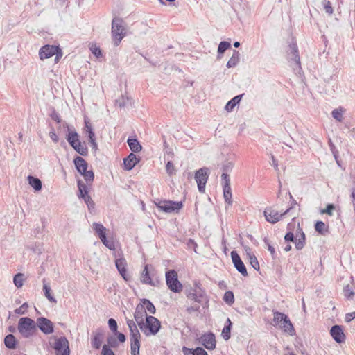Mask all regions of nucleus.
<instances>
[{
  "label": "nucleus",
  "instance_id": "1",
  "mask_svg": "<svg viewBox=\"0 0 355 355\" xmlns=\"http://www.w3.org/2000/svg\"><path fill=\"white\" fill-rule=\"evenodd\" d=\"M139 327L146 336H155L161 329V322L157 318L149 315L146 316L145 321Z\"/></svg>",
  "mask_w": 355,
  "mask_h": 355
},
{
  "label": "nucleus",
  "instance_id": "2",
  "mask_svg": "<svg viewBox=\"0 0 355 355\" xmlns=\"http://www.w3.org/2000/svg\"><path fill=\"white\" fill-rule=\"evenodd\" d=\"M187 297L199 304H207L209 302V297L199 282H194L193 287L189 290Z\"/></svg>",
  "mask_w": 355,
  "mask_h": 355
},
{
  "label": "nucleus",
  "instance_id": "3",
  "mask_svg": "<svg viewBox=\"0 0 355 355\" xmlns=\"http://www.w3.org/2000/svg\"><path fill=\"white\" fill-rule=\"evenodd\" d=\"M18 331L24 338H29L37 332L36 324L30 318H21L19 320Z\"/></svg>",
  "mask_w": 355,
  "mask_h": 355
},
{
  "label": "nucleus",
  "instance_id": "4",
  "mask_svg": "<svg viewBox=\"0 0 355 355\" xmlns=\"http://www.w3.org/2000/svg\"><path fill=\"white\" fill-rule=\"evenodd\" d=\"M124 21L120 18H114L112 22V35L114 40V45L118 46L122 39L125 36Z\"/></svg>",
  "mask_w": 355,
  "mask_h": 355
},
{
  "label": "nucleus",
  "instance_id": "5",
  "mask_svg": "<svg viewBox=\"0 0 355 355\" xmlns=\"http://www.w3.org/2000/svg\"><path fill=\"white\" fill-rule=\"evenodd\" d=\"M53 343L52 348L55 350V355H70L69 343L65 336H53Z\"/></svg>",
  "mask_w": 355,
  "mask_h": 355
},
{
  "label": "nucleus",
  "instance_id": "6",
  "mask_svg": "<svg viewBox=\"0 0 355 355\" xmlns=\"http://www.w3.org/2000/svg\"><path fill=\"white\" fill-rule=\"evenodd\" d=\"M39 55L41 60L47 59L55 55V62H58L62 57V50L56 46L45 45L40 49Z\"/></svg>",
  "mask_w": 355,
  "mask_h": 355
},
{
  "label": "nucleus",
  "instance_id": "7",
  "mask_svg": "<svg viewBox=\"0 0 355 355\" xmlns=\"http://www.w3.org/2000/svg\"><path fill=\"white\" fill-rule=\"evenodd\" d=\"M166 282L169 289L174 293H180L182 290V285L178 280V273L174 270L166 272Z\"/></svg>",
  "mask_w": 355,
  "mask_h": 355
},
{
  "label": "nucleus",
  "instance_id": "8",
  "mask_svg": "<svg viewBox=\"0 0 355 355\" xmlns=\"http://www.w3.org/2000/svg\"><path fill=\"white\" fill-rule=\"evenodd\" d=\"M156 206L166 213L178 212L182 207V202L172 200H157L155 202Z\"/></svg>",
  "mask_w": 355,
  "mask_h": 355
},
{
  "label": "nucleus",
  "instance_id": "9",
  "mask_svg": "<svg viewBox=\"0 0 355 355\" xmlns=\"http://www.w3.org/2000/svg\"><path fill=\"white\" fill-rule=\"evenodd\" d=\"M140 280L141 283L144 284L150 285L153 286H158L159 284V280L155 277L154 270L152 271L149 270V266L146 265L141 272Z\"/></svg>",
  "mask_w": 355,
  "mask_h": 355
},
{
  "label": "nucleus",
  "instance_id": "10",
  "mask_svg": "<svg viewBox=\"0 0 355 355\" xmlns=\"http://www.w3.org/2000/svg\"><path fill=\"white\" fill-rule=\"evenodd\" d=\"M209 169L206 167L200 168L195 173V180L198 184V189L200 193H205V185L209 178Z\"/></svg>",
  "mask_w": 355,
  "mask_h": 355
},
{
  "label": "nucleus",
  "instance_id": "11",
  "mask_svg": "<svg viewBox=\"0 0 355 355\" xmlns=\"http://www.w3.org/2000/svg\"><path fill=\"white\" fill-rule=\"evenodd\" d=\"M78 187L79 191L78 197L84 199L89 210L91 211L94 209L95 204L92 198L88 195V189L87 185L82 180H78Z\"/></svg>",
  "mask_w": 355,
  "mask_h": 355
},
{
  "label": "nucleus",
  "instance_id": "12",
  "mask_svg": "<svg viewBox=\"0 0 355 355\" xmlns=\"http://www.w3.org/2000/svg\"><path fill=\"white\" fill-rule=\"evenodd\" d=\"M289 211L290 209H287L284 213L279 214L277 210L269 207L265 209L263 215L267 222L275 224L279 222L284 215L289 212Z\"/></svg>",
  "mask_w": 355,
  "mask_h": 355
},
{
  "label": "nucleus",
  "instance_id": "13",
  "mask_svg": "<svg viewBox=\"0 0 355 355\" xmlns=\"http://www.w3.org/2000/svg\"><path fill=\"white\" fill-rule=\"evenodd\" d=\"M114 256L116 258L115 266H116V268H117L118 272H119V274L121 275V277L123 278V279L125 282L130 281L131 279V277L128 273V271L126 269L127 265H128L126 259L123 257L117 258L116 252H114Z\"/></svg>",
  "mask_w": 355,
  "mask_h": 355
},
{
  "label": "nucleus",
  "instance_id": "14",
  "mask_svg": "<svg viewBox=\"0 0 355 355\" xmlns=\"http://www.w3.org/2000/svg\"><path fill=\"white\" fill-rule=\"evenodd\" d=\"M35 324L36 327H38L44 334H50L54 331L53 322L46 318H38Z\"/></svg>",
  "mask_w": 355,
  "mask_h": 355
},
{
  "label": "nucleus",
  "instance_id": "15",
  "mask_svg": "<svg viewBox=\"0 0 355 355\" xmlns=\"http://www.w3.org/2000/svg\"><path fill=\"white\" fill-rule=\"evenodd\" d=\"M199 341L208 350H213L216 347V338L212 332L202 334Z\"/></svg>",
  "mask_w": 355,
  "mask_h": 355
},
{
  "label": "nucleus",
  "instance_id": "16",
  "mask_svg": "<svg viewBox=\"0 0 355 355\" xmlns=\"http://www.w3.org/2000/svg\"><path fill=\"white\" fill-rule=\"evenodd\" d=\"M231 257L236 269L244 277L248 276L246 268L236 251L231 252Z\"/></svg>",
  "mask_w": 355,
  "mask_h": 355
},
{
  "label": "nucleus",
  "instance_id": "17",
  "mask_svg": "<svg viewBox=\"0 0 355 355\" xmlns=\"http://www.w3.org/2000/svg\"><path fill=\"white\" fill-rule=\"evenodd\" d=\"M330 334L334 340L338 343H342L345 340V335L343 329L340 325H334L331 328Z\"/></svg>",
  "mask_w": 355,
  "mask_h": 355
},
{
  "label": "nucleus",
  "instance_id": "18",
  "mask_svg": "<svg viewBox=\"0 0 355 355\" xmlns=\"http://www.w3.org/2000/svg\"><path fill=\"white\" fill-rule=\"evenodd\" d=\"M289 55L292 57H291V60H293L295 62V64L297 67L300 69V55L298 53V48L297 45L295 42H292L289 44Z\"/></svg>",
  "mask_w": 355,
  "mask_h": 355
},
{
  "label": "nucleus",
  "instance_id": "19",
  "mask_svg": "<svg viewBox=\"0 0 355 355\" xmlns=\"http://www.w3.org/2000/svg\"><path fill=\"white\" fill-rule=\"evenodd\" d=\"M147 313L146 311L144 309V305H140L139 304L137 305L135 308V311L134 313V318L136 322L138 324V327L144 322V317L146 318Z\"/></svg>",
  "mask_w": 355,
  "mask_h": 355
},
{
  "label": "nucleus",
  "instance_id": "20",
  "mask_svg": "<svg viewBox=\"0 0 355 355\" xmlns=\"http://www.w3.org/2000/svg\"><path fill=\"white\" fill-rule=\"evenodd\" d=\"M139 159L137 156L131 153L127 157L123 159L124 168L130 171L139 162Z\"/></svg>",
  "mask_w": 355,
  "mask_h": 355
},
{
  "label": "nucleus",
  "instance_id": "21",
  "mask_svg": "<svg viewBox=\"0 0 355 355\" xmlns=\"http://www.w3.org/2000/svg\"><path fill=\"white\" fill-rule=\"evenodd\" d=\"M77 171L83 175L87 170V163L81 157H76L73 160Z\"/></svg>",
  "mask_w": 355,
  "mask_h": 355
},
{
  "label": "nucleus",
  "instance_id": "22",
  "mask_svg": "<svg viewBox=\"0 0 355 355\" xmlns=\"http://www.w3.org/2000/svg\"><path fill=\"white\" fill-rule=\"evenodd\" d=\"M141 337H132L130 338V351L131 355H139Z\"/></svg>",
  "mask_w": 355,
  "mask_h": 355
},
{
  "label": "nucleus",
  "instance_id": "23",
  "mask_svg": "<svg viewBox=\"0 0 355 355\" xmlns=\"http://www.w3.org/2000/svg\"><path fill=\"white\" fill-rule=\"evenodd\" d=\"M281 329L286 333H288L290 335L293 336L295 334V329L289 320L288 317L286 315V320H284L281 324H280Z\"/></svg>",
  "mask_w": 355,
  "mask_h": 355
},
{
  "label": "nucleus",
  "instance_id": "24",
  "mask_svg": "<svg viewBox=\"0 0 355 355\" xmlns=\"http://www.w3.org/2000/svg\"><path fill=\"white\" fill-rule=\"evenodd\" d=\"M103 334L101 331H97L94 333V336L92 338L91 344L92 346L96 349H98L102 343Z\"/></svg>",
  "mask_w": 355,
  "mask_h": 355
},
{
  "label": "nucleus",
  "instance_id": "25",
  "mask_svg": "<svg viewBox=\"0 0 355 355\" xmlns=\"http://www.w3.org/2000/svg\"><path fill=\"white\" fill-rule=\"evenodd\" d=\"M127 325L130 332V338L132 337H141L140 332L135 324V322L130 319L126 320Z\"/></svg>",
  "mask_w": 355,
  "mask_h": 355
},
{
  "label": "nucleus",
  "instance_id": "26",
  "mask_svg": "<svg viewBox=\"0 0 355 355\" xmlns=\"http://www.w3.org/2000/svg\"><path fill=\"white\" fill-rule=\"evenodd\" d=\"M133 103V101L130 97L125 95H122L116 101V104L119 107H124L127 106H131Z\"/></svg>",
  "mask_w": 355,
  "mask_h": 355
},
{
  "label": "nucleus",
  "instance_id": "27",
  "mask_svg": "<svg viewBox=\"0 0 355 355\" xmlns=\"http://www.w3.org/2000/svg\"><path fill=\"white\" fill-rule=\"evenodd\" d=\"M92 227L100 239H104L106 236V228L101 223H94Z\"/></svg>",
  "mask_w": 355,
  "mask_h": 355
},
{
  "label": "nucleus",
  "instance_id": "28",
  "mask_svg": "<svg viewBox=\"0 0 355 355\" xmlns=\"http://www.w3.org/2000/svg\"><path fill=\"white\" fill-rule=\"evenodd\" d=\"M130 150L133 153H139L141 150L142 147L137 139L129 138L127 141Z\"/></svg>",
  "mask_w": 355,
  "mask_h": 355
},
{
  "label": "nucleus",
  "instance_id": "29",
  "mask_svg": "<svg viewBox=\"0 0 355 355\" xmlns=\"http://www.w3.org/2000/svg\"><path fill=\"white\" fill-rule=\"evenodd\" d=\"M239 52L236 50H234L232 57L230 58L227 63V67L232 68L236 67L239 62Z\"/></svg>",
  "mask_w": 355,
  "mask_h": 355
},
{
  "label": "nucleus",
  "instance_id": "30",
  "mask_svg": "<svg viewBox=\"0 0 355 355\" xmlns=\"http://www.w3.org/2000/svg\"><path fill=\"white\" fill-rule=\"evenodd\" d=\"M243 94L237 95L232 98L225 105V110L227 112H231L233 110L234 107L241 101L242 96Z\"/></svg>",
  "mask_w": 355,
  "mask_h": 355
},
{
  "label": "nucleus",
  "instance_id": "31",
  "mask_svg": "<svg viewBox=\"0 0 355 355\" xmlns=\"http://www.w3.org/2000/svg\"><path fill=\"white\" fill-rule=\"evenodd\" d=\"M140 305H144V309L148 311L150 313L154 314L156 312V309L154 304L147 299L141 300Z\"/></svg>",
  "mask_w": 355,
  "mask_h": 355
},
{
  "label": "nucleus",
  "instance_id": "32",
  "mask_svg": "<svg viewBox=\"0 0 355 355\" xmlns=\"http://www.w3.org/2000/svg\"><path fill=\"white\" fill-rule=\"evenodd\" d=\"M28 184L35 190L40 191L42 189V182L39 178L31 175L28 176Z\"/></svg>",
  "mask_w": 355,
  "mask_h": 355
},
{
  "label": "nucleus",
  "instance_id": "33",
  "mask_svg": "<svg viewBox=\"0 0 355 355\" xmlns=\"http://www.w3.org/2000/svg\"><path fill=\"white\" fill-rule=\"evenodd\" d=\"M71 146L80 155H83V156L87 155V153H88L87 148L86 147L85 145H83L81 144V142L80 141V140L76 141L73 146Z\"/></svg>",
  "mask_w": 355,
  "mask_h": 355
},
{
  "label": "nucleus",
  "instance_id": "34",
  "mask_svg": "<svg viewBox=\"0 0 355 355\" xmlns=\"http://www.w3.org/2000/svg\"><path fill=\"white\" fill-rule=\"evenodd\" d=\"M300 235L297 238L295 239L294 242L295 248L297 250H300L304 247L306 240L305 234L302 231V230H300Z\"/></svg>",
  "mask_w": 355,
  "mask_h": 355
},
{
  "label": "nucleus",
  "instance_id": "35",
  "mask_svg": "<svg viewBox=\"0 0 355 355\" xmlns=\"http://www.w3.org/2000/svg\"><path fill=\"white\" fill-rule=\"evenodd\" d=\"M4 343L8 349H15L16 347V338L12 334H8L4 338Z\"/></svg>",
  "mask_w": 355,
  "mask_h": 355
},
{
  "label": "nucleus",
  "instance_id": "36",
  "mask_svg": "<svg viewBox=\"0 0 355 355\" xmlns=\"http://www.w3.org/2000/svg\"><path fill=\"white\" fill-rule=\"evenodd\" d=\"M273 325H280V324L286 318V315L278 311H273Z\"/></svg>",
  "mask_w": 355,
  "mask_h": 355
},
{
  "label": "nucleus",
  "instance_id": "37",
  "mask_svg": "<svg viewBox=\"0 0 355 355\" xmlns=\"http://www.w3.org/2000/svg\"><path fill=\"white\" fill-rule=\"evenodd\" d=\"M43 291H44V293L45 297L51 302H53V303H56L57 302V300H55V298L51 295V288H50V286L47 284L44 283Z\"/></svg>",
  "mask_w": 355,
  "mask_h": 355
},
{
  "label": "nucleus",
  "instance_id": "38",
  "mask_svg": "<svg viewBox=\"0 0 355 355\" xmlns=\"http://www.w3.org/2000/svg\"><path fill=\"white\" fill-rule=\"evenodd\" d=\"M24 275L22 273H17V275H15L13 278V282L17 288H19L23 286L24 282Z\"/></svg>",
  "mask_w": 355,
  "mask_h": 355
},
{
  "label": "nucleus",
  "instance_id": "39",
  "mask_svg": "<svg viewBox=\"0 0 355 355\" xmlns=\"http://www.w3.org/2000/svg\"><path fill=\"white\" fill-rule=\"evenodd\" d=\"M315 229L321 234H324L328 232V227L322 221H318L315 225Z\"/></svg>",
  "mask_w": 355,
  "mask_h": 355
},
{
  "label": "nucleus",
  "instance_id": "40",
  "mask_svg": "<svg viewBox=\"0 0 355 355\" xmlns=\"http://www.w3.org/2000/svg\"><path fill=\"white\" fill-rule=\"evenodd\" d=\"M344 109L342 108V107H339V108H337V109H334L332 112H331V114H332V116L338 121H342L343 119V112H344Z\"/></svg>",
  "mask_w": 355,
  "mask_h": 355
},
{
  "label": "nucleus",
  "instance_id": "41",
  "mask_svg": "<svg viewBox=\"0 0 355 355\" xmlns=\"http://www.w3.org/2000/svg\"><path fill=\"white\" fill-rule=\"evenodd\" d=\"M67 140L71 146H73L76 141H78V134L75 131H69L67 136Z\"/></svg>",
  "mask_w": 355,
  "mask_h": 355
},
{
  "label": "nucleus",
  "instance_id": "42",
  "mask_svg": "<svg viewBox=\"0 0 355 355\" xmlns=\"http://www.w3.org/2000/svg\"><path fill=\"white\" fill-rule=\"evenodd\" d=\"M223 300L228 304L231 305L234 302V296L232 291H226L223 296Z\"/></svg>",
  "mask_w": 355,
  "mask_h": 355
},
{
  "label": "nucleus",
  "instance_id": "43",
  "mask_svg": "<svg viewBox=\"0 0 355 355\" xmlns=\"http://www.w3.org/2000/svg\"><path fill=\"white\" fill-rule=\"evenodd\" d=\"M230 43L226 41L221 42L218 47V53L223 54L227 49L230 48Z\"/></svg>",
  "mask_w": 355,
  "mask_h": 355
},
{
  "label": "nucleus",
  "instance_id": "44",
  "mask_svg": "<svg viewBox=\"0 0 355 355\" xmlns=\"http://www.w3.org/2000/svg\"><path fill=\"white\" fill-rule=\"evenodd\" d=\"M322 4L323 6V8H324L325 12L328 15H332L333 14L334 8H332L331 3V2L329 1H328V0H323L322 2Z\"/></svg>",
  "mask_w": 355,
  "mask_h": 355
},
{
  "label": "nucleus",
  "instance_id": "45",
  "mask_svg": "<svg viewBox=\"0 0 355 355\" xmlns=\"http://www.w3.org/2000/svg\"><path fill=\"white\" fill-rule=\"evenodd\" d=\"M101 241L103 243V245H105L110 250H115V245L114 241L112 240H108L106 236H104V239H101Z\"/></svg>",
  "mask_w": 355,
  "mask_h": 355
},
{
  "label": "nucleus",
  "instance_id": "46",
  "mask_svg": "<svg viewBox=\"0 0 355 355\" xmlns=\"http://www.w3.org/2000/svg\"><path fill=\"white\" fill-rule=\"evenodd\" d=\"M85 128L87 132L88 133L89 139H92V137H95V133L93 131L92 127L89 121L85 120Z\"/></svg>",
  "mask_w": 355,
  "mask_h": 355
},
{
  "label": "nucleus",
  "instance_id": "47",
  "mask_svg": "<svg viewBox=\"0 0 355 355\" xmlns=\"http://www.w3.org/2000/svg\"><path fill=\"white\" fill-rule=\"evenodd\" d=\"M248 259H249L250 263L252 266V267L254 270H259V261H258L257 257H255V255H250V257L248 258Z\"/></svg>",
  "mask_w": 355,
  "mask_h": 355
},
{
  "label": "nucleus",
  "instance_id": "48",
  "mask_svg": "<svg viewBox=\"0 0 355 355\" xmlns=\"http://www.w3.org/2000/svg\"><path fill=\"white\" fill-rule=\"evenodd\" d=\"M82 175L84 177L85 181L87 182H93L94 178V172L92 170H87L85 173H84Z\"/></svg>",
  "mask_w": 355,
  "mask_h": 355
},
{
  "label": "nucleus",
  "instance_id": "49",
  "mask_svg": "<svg viewBox=\"0 0 355 355\" xmlns=\"http://www.w3.org/2000/svg\"><path fill=\"white\" fill-rule=\"evenodd\" d=\"M344 295L347 299H352L353 296L354 295V292L352 290L351 287L347 285L345 287H344Z\"/></svg>",
  "mask_w": 355,
  "mask_h": 355
},
{
  "label": "nucleus",
  "instance_id": "50",
  "mask_svg": "<svg viewBox=\"0 0 355 355\" xmlns=\"http://www.w3.org/2000/svg\"><path fill=\"white\" fill-rule=\"evenodd\" d=\"M108 325L110 329V330L114 333H117V322L116 321L113 319L110 318L108 320Z\"/></svg>",
  "mask_w": 355,
  "mask_h": 355
},
{
  "label": "nucleus",
  "instance_id": "51",
  "mask_svg": "<svg viewBox=\"0 0 355 355\" xmlns=\"http://www.w3.org/2000/svg\"><path fill=\"white\" fill-rule=\"evenodd\" d=\"M231 327L230 326H225L222 331V336L225 340H227L230 338Z\"/></svg>",
  "mask_w": 355,
  "mask_h": 355
},
{
  "label": "nucleus",
  "instance_id": "52",
  "mask_svg": "<svg viewBox=\"0 0 355 355\" xmlns=\"http://www.w3.org/2000/svg\"><path fill=\"white\" fill-rule=\"evenodd\" d=\"M335 209V206L333 204H329L325 209L321 210V214H327L329 216L333 215V211Z\"/></svg>",
  "mask_w": 355,
  "mask_h": 355
},
{
  "label": "nucleus",
  "instance_id": "53",
  "mask_svg": "<svg viewBox=\"0 0 355 355\" xmlns=\"http://www.w3.org/2000/svg\"><path fill=\"white\" fill-rule=\"evenodd\" d=\"M90 50L96 58H100L102 56L101 50L96 45H92L90 47Z\"/></svg>",
  "mask_w": 355,
  "mask_h": 355
},
{
  "label": "nucleus",
  "instance_id": "54",
  "mask_svg": "<svg viewBox=\"0 0 355 355\" xmlns=\"http://www.w3.org/2000/svg\"><path fill=\"white\" fill-rule=\"evenodd\" d=\"M263 241L266 244L268 251L270 252L271 255L274 258L275 257V250L274 247L271 245V244L269 243L268 239L266 237L263 239Z\"/></svg>",
  "mask_w": 355,
  "mask_h": 355
},
{
  "label": "nucleus",
  "instance_id": "55",
  "mask_svg": "<svg viewBox=\"0 0 355 355\" xmlns=\"http://www.w3.org/2000/svg\"><path fill=\"white\" fill-rule=\"evenodd\" d=\"M223 197L225 202L228 205V206L232 205V192H223Z\"/></svg>",
  "mask_w": 355,
  "mask_h": 355
},
{
  "label": "nucleus",
  "instance_id": "56",
  "mask_svg": "<svg viewBox=\"0 0 355 355\" xmlns=\"http://www.w3.org/2000/svg\"><path fill=\"white\" fill-rule=\"evenodd\" d=\"M166 170L169 175H172L175 173V167L171 162H167L166 165Z\"/></svg>",
  "mask_w": 355,
  "mask_h": 355
},
{
  "label": "nucleus",
  "instance_id": "57",
  "mask_svg": "<svg viewBox=\"0 0 355 355\" xmlns=\"http://www.w3.org/2000/svg\"><path fill=\"white\" fill-rule=\"evenodd\" d=\"M193 355H208L207 352L202 347H196L193 352Z\"/></svg>",
  "mask_w": 355,
  "mask_h": 355
},
{
  "label": "nucleus",
  "instance_id": "58",
  "mask_svg": "<svg viewBox=\"0 0 355 355\" xmlns=\"http://www.w3.org/2000/svg\"><path fill=\"white\" fill-rule=\"evenodd\" d=\"M101 355H115L113 351L106 345H103Z\"/></svg>",
  "mask_w": 355,
  "mask_h": 355
},
{
  "label": "nucleus",
  "instance_id": "59",
  "mask_svg": "<svg viewBox=\"0 0 355 355\" xmlns=\"http://www.w3.org/2000/svg\"><path fill=\"white\" fill-rule=\"evenodd\" d=\"M28 308V304L24 303L19 308L15 310V313L17 314H24Z\"/></svg>",
  "mask_w": 355,
  "mask_h": 355
},
{
  "label": "nucleus",
  "instance_id": "60",
  "mask_svg": "<svg viewBox=\"0 0 355 355\" xmlns=\"http://www.w3.org/2000/svg\"><path fill=\"white\" fill-rule=\"evenodd\" d=\"M354 318H355V311L348 313L345 315V321L346 322H350Z\"/></svg>",
  "mask_w": 355,
  "mask_h": 355
},
{
  "label": "nucleus",
  "instance_id": "61",
  "mask_svg": "<svg viewBox=\"0 0 355 355\" xmlns=\"http://www.w3.org/2000/svg\"><path fill=\"white\" fill-rule=\"evenodd\" d=\"M284 239L286 242H288V241L295 242V236H294L293 233L291 232L286 233L284 236Z\"/></svg>",
  "mask_w": 355,
  "mask_h": 355
},
{
  "label": "nucleus",
  "instance_id": "62",
  "mask_svg": "<svg viewBox=\"0 0 355 355\" xmlns=\"http://www.w3.org/2000/svg\"><path fill=\"white\" fill-rule=\"evenodd\" d=\"M50 138L55 142L57 143L58 141V137L55 133V131L53 128L49 132Z\"/></svg>",
  "mask_w": 355,
  "mask_h": 355
},
{
  "label": "nucleus",
  "instance_id": "63",
  "mask_svg": "<svg viewBox=\"0 0 355 355\" xmlns=\"http://www.w3.org/2000/svg\"><path fill=\"white\" fill-rule=\"evenodd\" d=\"M51 117L53 121H56L57 123H60V121H61L60 114L58 113H57L55 111H53L51 113Z\"/></svg>",
  "mask_w": 355,
  "mask_h": 355
},
{
  "label": "nucleus",
  "instance_id": "64",
  "mask_svg": "<svg viewBox=\"0 0 355 355\" xmlns=\"http://www.w3.org/2000/svg\"><path fill=\"white\" fill-rule=\"evenodd\" d=\"M232 167H233V164L232 162H227L223 166V171H224L223 173H227V172L231 171Z\"/></svg>",
  "mask_w": 355,
  "mask_h": 355
}]
</instances>
